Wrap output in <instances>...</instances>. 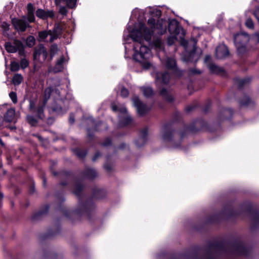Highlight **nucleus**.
Instances as JSON below:
<instances>
[{
  "label": "nucleus",
  "mask_w": 259,
  "mask_h": 259,
  "mask_svg": "<svg viewBox=\"0 0 259 259\" xmlns=\"http://www.w3.org/2000/svg\"><path fill=\"white\" fill-rule=\"evenodd\" d=\"M5 47L6 50L9 53H14L18 52L20 56L24 55V46L19 40H15L12 42H6Z\"/></svg>",
  "instance_id": "0eeeda50"
},
{
  "label": "nucleus",
  "mask_w": 259,
  "mask_h": 259,
  "mask_svg": "<svg viewBox=\"0 0 259 259\" xmlns=\"http://www.w3.org/2000/svg\"><path fill=\"white\" fill-rule=\"evenodd\" d=\"M153 16L159 17L161 15V11L157 8L150 7L148 9Z\"/></svg>",
  "instance_id": "bb28decb"
},
{
  "label": "nucleus",
  "mask_w": 259,
  "mask_h": 259,
  "mask_svg": "<svg viewBox=\"0 0 259 259\" xmlns=\"http://www.w3.org/2000/svg\"><path fill=\"white\" fill-rule=\"evenodd\" d=\"M249 40V35L246 33H238L234 36V44L239 53L242 54L245 51V45Z\"/></svg>",
  "instance_id": "423d86ee"
},
{
  "label": "nucleus",
  "mask_w": 259,
  "mask_h": 259,
  "mask_svg": "<svg viewBox=\"0 0 259 259\" xmlns=\"http://www.w3.org/2000/svg\"><path fill=\"white\" fill-rule=\"evenodd\" d=\"M3 197V194L0 192V198H2Z\"/></svg>",
  "instance_id": "864d4df0"
},
{
  "label": "nucleus",
  "mask_w": 259,
  "mask_h": 259,
  "mask_svg": "<svg viewBox=\"0 0 259 259\" xmlns=\"http://www.w3.org/2000/svg\"><path fill=\"white\" fill-rule=\"evenodd\" d=\"M161 135L163 141L165 142H170L172 138V132L170 127L166 125L162 127L161 130Z\"/></svg>",
  "instance_id": "4468645a"
},
{
  "label": "nucleus",
  "mask_w": 259,
  "mask_h": 259,
  "mask_svg": "<svg viewBox=\"0 0 259 259\" xmlns=\"http://www.w3.org/2000/svg\"><path fill=\"white\" fill-rule=\"evenodd\" d=\"M59 13L63 16L66 15L67 13V9L66 8V7H60V8L59 9Z\"/></svg>",
  "instance_id": "e433bc0d"
},
{
  "label": "nucleus",
  "mask_w": 259,
  "mask_h": 259,
  "mask_svg": "<svg viewBox=\"0 0 259 259\" xmlns=\"http://www.w3.org/2000/svg\"><path fill=\"white\" fill-rule=\"evenodd\" d=\"M15 110L13 108L9 109L7 110L5 115V119L8 122L12 121L15 117Z\"/></svg>",
  "instance_id": "6ab92c4d"
},
{
  "label": "nucleus",
  "mask_w": 259,
  "mask_h": 259,
  "mask_svg": "<svg viewBox=\"0 0 259 259\" xmlns=\"http://www.w3.org/2000/svg\"><path fill=\"white\" fill-rule=\"evenodd\" d=\"M147 134L148 130L146 128L141 131V137H140L138 140L136 142V144L137 146L140 147L145 143Z\"/></svg>",
  "instance_id": "a211bd4d"
},
{
  "label": "nucleus",
  "mask_w": 259,
  "mask_h": 259,
  "mask_svg": "<svg viewBox=\"0 0 259 259\" xmlns=\"http://www.w3.org/2000/svg\"><path fill=\"white\" fill-rule=\"evenodd\" d=\"M192 72L193 73H200V71H195V70H192Z\"/></svg>",
  "instance_id": "3c124183"
},
{
  "label": "nucleus",
  "mask_w": 259,
  "mask_h": 259,
  "mask_svg": "<svg viewBox=\"0 0 259 259\" xmlns=\"http://www.w3.org/2000/svg\"><path fill=\"white\" fill-rule=\"evenodd\" d=\"M20 69L19 64L15 61L12 62L11 63V69L12 71H18Z\"/></svg>",
  "instance_id": "7c9ffc66"
},
{
  "label": "nucleus",
  "mask_w": 259,
  "mask_h": 259,
  "mask_svg": "<svg viewBox=\"0 0 259 259\" xmlns=\"http://www.w3.org/2000/svg\"><path fill=\"white\" fill-rule=\"evenodd\" d=\"M36 15L37 17L46 20L49 18H52L54 16V12L52 10H44L41 9H38L36 12Z\"/></svg>",
  "instance_id": "dca6fc26"
},
{
  "label": "nucleus",
  "mask_w": 259,
  "mask_h": 259,
  "mask_svg": "<svg viewBox=\"0 0 259 259\" xmlns=\"http://www.w3.org/2000/svg\"><path fill=\"white\" fill-rule=\"evenodd\" d=\"M0 144L2 145V146H4V143H3V142L2 141V140L0 139Z\"/></svg>",
  "instance_id": "603ef678"
},
{
  "label": "nucleus",
  "mask_w": 259,
  "mask_h": 259,
  "mask_svg": "<svg viewBox=\"0 0 259 259\" xmlns=\"http://www.w3.org/2000/svg\"><path fill=\"white\" fill-rule=\"evenodd\" d=\"M181 38L182 39L181 45L184 46L185 50V55L183 57V61L185 62H192L194 60H197L198 57L196 59L195 58L197 41L194 38L191 40V41L193 43V47L192 50L189 52L188 41L183 39L182 37H181Z\"/></svg>",
  "instance_id": "39448f33"
},
{
  "label": "nucleus",
  "mask_w": 259,
  "mask_h": 259,
  "mask_svg": "<svg viewBox=\"0 0 259 259\" xmlns=\"http://www.w3.org/2000/svg\"><path fill=\"white\" fill-rule=\"evenodd\" d=\"M96 171L93 168H88L85 171V175L89 178H93L96 176Z\"/></svg>",
  "instance_id": "a878e982"
},
{
  "label": "nucleus",
  "mask_w": 259,
  "mask_h": 259,
  "mask_svg": "<svg viewBox=\"0 0 259 259\" xmlns=\"http://www.w3.org/2000/svg\"><path fill=\"white\" fill-rule=\"evenodd\" d=\"M100 155V154L99 153H97L95 156L93 158V161H95L97 158Z\"/></svg>",
  "instance_id": "a18cd8bd"
},
{
  "label": "nucleus",
  "mask_w": 259,
  "mask_h": 259,
  "mask_svg": "<svg viewBox=\"0 0 259 259\" xmlns=\"http://www.w3.org/2000/svg\"><path fill=\"white\" fill-rule=\"evenodd\" d=\"M74 121H75V119H74L73 115H72V114L70 115V118H69V122L72 124V123H74Z\"/></svg>",
  "instance_id": "37998d69"
},
{
  "label": "nucleus",
  "mask_w": 259,
  "mask_h": 259,
  "mask_svg": "<svg viewBox=\"0 0 259 259\" xmlns=\"http://www.w3.org/2000/svg\"><path fill=\"white\" fill-rule=\"evenodd\" d=\"M160 95L166 101H171L173 99V97L171 94V93L167 90L165 89H162L160 91Z\"/></svg>",
  "instance_id": "aec40b11"
},
{
  "label": "nucleus",
  "mask_w": 259,
  "mask_h": 259,
  "mask_svg": "<svg viewBox=\"0 0 259 259\" xmlns=\"http://www.w3.org/2000/svg\"><path fill=\"white\" fill-rule=\"evenodd\" d=\"M125 147V145L124 144H122L120 145L119 148L120 149H123Z\"/></svg>",
  "instance_id": "8fccbe9b"
},
{
  "label": "nucleus",
  "mask_w": 259,
  "mask_h": 259,
  "mask_svg": "<svg viewBox=\"0 0 259 259\" xmlns=\"http://www.w3.org/2000/svg\"><path fill=\"white\" fill-rule=\"evenodd\" d=\"M229 55V51L224 44L219 45L216 49L215 55L218 59H223Z\"/></svg>",
  "instance_id": "2eb2a0df"
},
{
  "label": "nucleus",
  "mask_w": 259,
  "mask_h": 259,
  "mask_svg": "<svg viewBox=\"0 0 259 259\" xmlns=\"http://www.w3.org/2000/svg\"><path fill=\"white\" fill-rule=\"evenodd\" d=\"M34 114L35 117L33 115H28L27 116V121L32 125H35L37 122V119H39L36 115V113H32Z\"/></svg>",
  "instance_id": "4be33fe9"
},
{
  "label": "nucleus",
  "mask_w": 259,
  "mask_h": 259,
  "mask_svg": "<svg viewBox=\"0 0 259 259\" xmlns=\"http://www.w3.org/2000/svg\"><path fill=\"white\" fill-rule=\"evenodd\" d=\"M168 31L172 35H178L180 33H183V29L180 26L179 22L176 19L170 20L168 23ZM183 36L184 34H182Z\"/></svg>",
  "instance_id": "9b49d317"
},
{
  "label": "nucleus",
  "mask_w": 259,
  "mask_h": 259,
  "mask_svg": "<svg viewBox=\"0 0 259 259\" xmlns=\"http://www.w3.org/2000/svg\"><path fill=\"white\" fill-rule=\"evenodd\" d=\"M254 15L259 22V8H257L255 10Z\"/></svg>",
  "instance_id": "79ce46f5"
},
{
  "label": "nucleus",
  "mask_w": 259,
  "mask_h": 259,
  "mask_svg": "<svg viewBox=\"0 0 259 259\" xmlns=\"http://www.w3.org/2000/svg\"><path fill=\"white\" fill-rule=\"evenodd\" d=\"M54 93L59 94L57 90H54L52 87H49L47 88L44 93V103L43 105L39 106L37 109H35V104L32 100L29 101V110L31 113H36L37 116L40 119H42L44 117V107L45 106L47 101L50 98V96Z\"/></svg>",
  "instance_id": "7ed1b4c3"
},
{
  "label": "nucleus",
  "mask_w": 259,
  "mask_h": 259,
  "mask_svg": "<svg viewBox=\"0 0 259 259\" xmlns=\"http://www.w3.org/2000/svg\"><path fill=\"white\" fill-rule=\"evenodd\" d=\"M29 65L28 61L24 57L21 58L20 61V67L22 69L27 68Z\"/></svg>",
  "instance_id": "c756f323"
},
{
  "label": "nucleus",
  "mask_w": 259,
  "mask_h": 259,
  "mask_svg": "<svg viewBox=\"0 0 259 259\" xmlns=\"http://www.w3.org/2000/svg\"><path fill=\"white\" fill-rule=\"evenodd\" d=\"M12 23L15 29L18 31L24 32L29 27V25L24 19L13 18L12 19Z\"/></svg>",
  "instance_id": "ddd939ff"
},
{
  "label": "nucleus",
  "mask_w": 259,
  "mask_h": 259,
  "mask_svg": "<svg viewBox=\"0 0 259 259\" xmlns=\"http://www.w3.org/2000/svg\"><path fill=\"white\" fill-rule=\"evenodd\" d=\"M246 82V79H242L241 80H240V86H241L243 84L245 83Z\"/></svg>",
  "instance_id": "09e8293b"
},
{
  "label": "nucleus",
  "mask_w": 259,
  "mask_h": 259,
  "mask_svg": "<svg viewBox=\"0 0 259 259\" xmlns=\"http://www.w3.org/2000/svg\"><path fill=\"white\" fill-rule=\"evenodd\" d=\"M27 19L29 22H33L35 20L34 13H27Z\"/></svg>",
  "instance_id": "f704fd0d"
},
{
  "label": "nucleus",
  "mask_w": 259,
  "mask_h": 259,
  "mask_svg": "<svg viewBox=\"0 0 259 259\" xmlns=\"http://www.w3.org/2000/svg\"><path fill=\"white\" fill-rule=\"evenodd\" d=\"M76 189H77V190H75V191H74V193H75L76 194H78V192H77V191H78V192H79V191H80L81 190V187H80V186H77V187H76Z\"/></svg>",
  "instance_id": "de8ad7c7"
},
{
  "label": "nucleus",
  "mask_w": 259,
  "mask_h": 259,
  "mask_svg": "<svg viewBox=\"0 0 259 259\" xmlns=\"http://www.w3.org/2000/svg\"><path fill=\"white\" fill-rule=\"evenodd\" d=\"M62 1L65 2L68 7L70 8H74L77 2V0H55L56 5H59Z\"/></svg>",
  "instance_id": "412c9836"
},
{
  "label": "nucleus",
  "mask_w": 259,
  "mask_h": 259,
  "mask_svg": "<svg viewBox=\"0 0 259 259\" xmlns=\"http://www.w3.org/2000/svg\"><path fill=\"white\" fill-rule=\"evenodd\" d=\"M35 43V38L32 36H28L26 39V44L29 47H32Z\"/></svg>",
  "instance_id": "c85d7f7f"
},
{
  "label": "nucleus",
  "mask_w": 259,
  "mask_h": 259,
  "mask_svg": "<svg viewBox=\"0 0 259 259\" xmlns=\"http://www.w3.org/2000/svg\"><path fill=\"white\" fill-rule=\"evenodd\" d=\"M255 39L257 41H259V33H255L254 35Z\"/></svg>",
  "instance_id": "49530a36"
},
{
  "label": "nucleus",
  "mask_w": 259,
  "mask_h": 259,
  "mask_svg": "<svg viewBox=\"0 0 259 259\" xmlns=\"http://www.w3.org/2000/svg\"><path fill=\"white\" fill-rule=\"evenodd\" d=\"M208 68L210 71L214 73H219L223 71L222 68L213 64L208 65Z\"/></svg>",
  "instance_id": "393cba45"
},
{
  "label": "nucleus",
  "mask_w": 259,
  "mask_h": 259,
  "mask_svg": "<svg viewBox=\"0 0 259 259\" xmlns=\"http://www.w3.org/2000/svg\"><path fill=\"white\" fill-rule=\"evenodd\" d=\"M153 47L157 52L158 56L163 64L168 68H174L176 66V61L173 58L166 57L161 59L162 55L161 54L164 55L165 51L164 49V43L160 38H157L153 42Z\"/></svg>",
  "instance_id": "f03ea898"
},
{
  "label": "nucleus",
  "mask_w": 259,
  "mask_h": 259,
  "mask_svg": "<svg viewBox=\"0 0 259 259\" xmlns=\"http://www.w3.org/2000/svg\"><path fill=\"white\" fill-rule=\"evenodd\" d=\"M177 35L171 34L167 39V43L169 46L173 45L175 42V40L177 39Z\"/></svg>",
  "instance_id": "2f4dec72"
},
{
  "label": "nucleus",
  "mask_w": 259,
  "mask_h": 259,
  "mask_svg": "<svg viewBox=\"0 0 259 259\" xmlns=\"http://www.w3.org/2000/svg\"><path fill=\"white\" fill-rule=\"evenodd\" d=\"M51 54L52 55H54V54L56 53V52L57 51V46L54 45L51 48Z\"/></svg>",
  "instance_id": "ea45409f"
},
{
  "label": "nucleus",
  "mask_w": 259,
  "mask_h": 259,
  "mask_svg": "<svg viewBox=\"0 0 259 259\" xmlns=\"http://www.w3.org/2000/svg\"><path fill=\"white\" fill-rule=\"evenodd\" d=\"M47 56L48 52L43 46H40L38 48L35 49L33 54L34 59L40 62L45 61Z\"/></svg>",
  "instance_id": "f8f14e48"
},
{
  "label": "nucleus",
  "mask_w": 259,
  "mask_h": 259,
  "mask_svg": "<svg viewBox=\"0 0 259 259\" xmlns=\"http://www.w3.org/2000/svg\"><path fill=\"white\" fill-rule=\"evenodd\" d=\"M245 25L248 28L250 29L253 28L254 26L253 22L250 19H247L245 22Z\"/></svg>",
  "instance_id": "c9c22d12"
},
{
  "label": "nucleus",
  "mask_w": 259,
  "mask_h": 259,
  "mask_svg": "<svg viewBox=\"0 0 259 259\" xmlns=\"http://www.w3.org/2000/svg\"><path fill=\"white\" fill-rule=\"evenodd\" d=\"M134 106L136 107L138 113L143 116L146 114L149 109L140 100L137 96H134L132 98Z\"/></svg>",
  "instance_id": "1a4fd4ad"
},
{
  "label": "nucleus",
  "mask_w": 259,
  "mask_h": 259,
  "mask_svg": "<svg viewBox=\"0 0 259 259\" xmlns=\"http://www.w3.org/2000/svg\"><path fill=\"white\" fill-rule=\"evenodd\" d=\"M27 13H34V8L31 4L27 5Z\"/></svg>",
  "instance_id": "4c0bfd02"
},
{
  "label": "nucleus",
  "mask_w": 259,
  "mask_h": 259,
  "mask_svg": "<svg viewBox=\"0 0 259 259\" xmlns=\"http://www.w3.org/2000/svg\"><path fill=\"white\" fill-rule=\"evenodd\" d=\"M141 89L143 91L144 95L146 97H149L153 94V91L151 87H141Z\"/></svg>",
  "instance_id": "b1692460"
},
{
  "label": "nucleus",
  "mask_w": 259,
  "mask_h": 259,
  "mask_svg": "<svg viewBox=\"0 0 259 259\" xmlns=\"http://www.w3.org/2000/svg\"><path fill=\"white\" fill-rule=\"evenodd\" d=\"M155 75V82L157 85L166 84L168 83L170 75L167 72H157L152 74V75Z\"/></svg>",
  "instance_id": "9d476101"
},
{
  "label": "nucleus",
  "mask_w": 259,
  "mask_h": 259,
  "mask_svg": "<svg viewBox=\"0 0 259 259\" xmlns=\"http://www.w3.org/2000/svg\"><path fill=\"white\" fill-rule=\"evenodd\" d=\"M65 62V57L63 56H61L57 61L55 67L53 69V71L55 73H57L62 71L64 68V63Z\"/></svg>",
  "instance_id": "f3484780"
},
{
  "label": "nucleus",
  "mask_w": 259,
  "mask_h": 259,
  "mask_svg": "<svg viewBox=\"0 0 259 259\" xmlns=\"http://www.w3.org/2000/svg\"><path fill=\"white\" fill-rule=\"evenodd\" d=\"M9 24L6 22H3L2 24V27L4 31H7L9 28Z\"/></svg>",
  "instance_id": "58836bf2"
},
{
  "label": "nucleus",
  "mask_w": 259,
  "mask_h": 259,
  "mask_svg": "<svg viewBox=\"0 0 259 259\" xmlns=\"http://www.w3.org/2000/svg\"><path fill=\"white\" fill-rule=\"evenodd\" d=\"M211 59V57L209 55L206 56L205 57L204 61L205 63H208Z\"/></svg>",
  "instance_id": "c03bdc74"
},
{
  "label": "nucleus",
  "mask_w": 259,
  "mask_h": 259,
  "mask_svg": "<svg viewBox=\"0 0 259 259\" xmlns=\"http://www.w3.org/2000/svg\"><path fill=\"white\" fill-rule=\"evenodd\" d=\"M111 143V141L109 138L106 139L105 141L102 144L104 146H109Z\"/></svg>",
  "instance_id": "a19ab883"
},
{
  "label": "nucleus",
  "mask_w": 259,
  "mask_h": 259,
  "mask_svg": "<svg viewBox=\"0 0 259 259\" xmlns=\"http://www.w3.org/2000/svg\"><path fill=\"white\" fill-rule=\"evenodd\" d=\"M23 80V77L20 74H16L13 77L12 81L15 85H19Z\"/></svg>",
  "instance_id": "5701e85b"
},
{
  "label": "nucleus",
  "mask_w": 259,
  "mask_h": 259,
  "mask_svg": "<svg viewBox=\"0 0 259 259\" xmlns=\"http://www.w3.org/2000/svg\"><path fill=\"white\" fill-rule=\"evenodd\" d=\"M9 97L14 103H16L17 102V96L15 92H10L9 94Z\"/></svg>",
  "instance_id": "473e14b6"
},
{
  "label": "nucleus",
  "mask_w": 259,
  "mask_h": 259,
  "mask_svg": "<svg viewBox=\"0 0 259 259\" xmlns=\"http://www.w3.org/2000/svg\"><path fill=\"white\" fill-rule=\"evenodd\" d=\"M74 153L79 158H83L87 155L86 151L79 149H75Z\"/></svg>",
  "instance_id": "cd10ccee"
},
{
  "label": "nucleus",
  "mask_w": 259,
  "mask_h": 259,
  "mask_svg": "<svg viewBox=\"0 0 259 259\" xmlns=\"http://www.w3.org/2000/svg\"><path fill=\"white\" fill-rule=\"evenodd\" d=\"M121 96L124 98L127 97L128 95V91L125 88L122 87L121 89Z\"/></svg>",
  "instance_id": "72a5a7b5"
},
{
  "label": "nucleus",
  "mask_w": 259,
  "mask_h": 259,
  "mask_svg": "<svg viewBox=\"0 0 259 259\" xmlns=\"http://www.w3.org/2000/svg\"><path fill=\"white\" fill-rule=\"evenodd\" d=\"M112 109L114 111H119L121 113L125 114V117L123 119H121L120 121V125L122 126H124L128 125L130 124L132 121V119L130 116H129L127 113V110L126 108L124 106H122L118 108V107L114 104H112Z\"/></svg>",
  "instance_id": "6e6552de"
},
{
  "label": "nucleus",
  "mask_w": 259,
  "mask_h": 259,
  "mask_svg": "<svg viewBox=\"0 0 259 259\" xmlns=\"http://www.w3.org/2000/svg\"><path fill=\"white\" fill-rule=\"evenodd\" d=\"M132 17L137 18L138 23L135 24L134 28L131 29L128 25L126 30L124 31L123 39L125 48V57L130 58L128 54L130 51L129 44L133 45V58L139 63L144 69H149L152 66L151 59L152 54L150 49L143 45L144 40L149 42L154 32L158 34H164L167 28L166 20L160 19L156 21L151 18L148 19V24L151 30L148 29L145 25L142 22L144 18V12L143 10L135 9L132 13Z\"/></svg>",
  "instance_id": "f257e3e1"
},
{
  "label": "nucleus",
  "mask_w": 259,
  "mask_h": 259,
  "mask_svg": "<svg viewBox=\"0 0 259 259\" xmlns=\"http://www.w3.org/2000/svg\"><path fill=\"white\" fill-rule=\"evenodd\" d=\"M64 25L62 24H56L53 31L50 30L40 31L38 33L39 40L40 41H47V37L50 36L49 41L52 42L58 38L63 31Z\"/></svg>",
  "instance_id": "20e7f679"
}]
</instances>
